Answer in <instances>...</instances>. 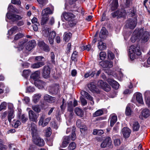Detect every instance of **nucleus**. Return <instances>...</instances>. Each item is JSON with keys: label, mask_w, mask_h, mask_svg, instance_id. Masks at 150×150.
<instances>
[{"label": "nucleus", "mask_w": 150, "mask_h": 150, "mask_svg": "<svg viewBox=\"0 0 150 150\" xmlns=\"http://www.w3.org/2000/svg\"><path fill=\"white\" fill-rule=\"evenodd\" d=\"M31 127V133L34 143L40 146H44L45 144V142L42 139L38 136L36 125L34 123H32Z\"/></svg>", "instance_id": "obj_1"}, {"label": "nucleus", "mask_w": 150, "mask_h": 150, "mask_svg": "<svg viewBox=\"0 0 150 150\" xmlns=\"http://www.w3.org/2000/svg\"><path fill=\"white\" fill-rule=\"evenodd\" d=\"M36 43L35 40H32L26 42L23 41L19 43V48L21 50L25 49L28 51L33 49L35 46Z\"/></svg>", "instance_id": "obj_2"}, {"label": "nucleus", "mask_w": 150, "mask_h": 150, "mask_svg": "<svg viewBox=\"0 0 150 150\" xmlns=\"http://www.w3.org/2000/svg\"><path fill=\"white\" fill-rule=\"evenodd\" d=\"M129 56L132 60L136 58V56H139L142 54L139 47L131 46L129 49Z\"/></svg>", "instance_id": "obj_3"}, {"label": "nucleus", "mask_w": 150, "mask_h": 150, "mask_svg": "<svg viewBox=\"0 0 150 150\" xmlns=\"http://www.w3.org/2000/svg\"><path fill=\"white\" fill-rule=\"evenodd\" d=\"M64 19L65 20L70 21L69 24L71 26H73L76 24L75 22H72V24L71 23L72 21L75 18V16L72 13H64L63 14Z\"/></svg>", "instance_id": "obj_4"}, {"label": "nucleus", "mask_w": 150, "mask_h": 150, "mask_svg": "<svg viewBox=\"0 0 150 150\" xmlns=\"http://www.w3.org/2000/svg\"><path fill=\"white\" fill-rule=\"evenodd\" d=\"M98 85L106 92L109 91L111 89L110 86L106 82L102 80L99 81L98 83Z\"/></svg>", "instance_id": "obj_5"}, {"label": "nucleus", "mask_w": 150, "mask_h": 150, "mask_svg": "<svg viewBox=\"0 0 150 150\" xmlns=\"http://www.w3.org/2000/svg\"><path fill=\"white\" fill-rule=\"evenodd\" d=\"M137 23L136 18L130 19L127 21L126 25L127 27L129 28L130 29H132L135 27Z\"/></svg>", "instance_id": "obj_6"}, {"label": "nucleus", "mask_w": 150, "mask_h": 150, "mask_svg": "<svg viewBox=\"0 0 150 150\" xmlns=\"http://www.w3.org/2000/svg\"><path fill=\"white\" fill-rule=\"evenodd\" d=\"M7 18L13 21H14L21 19L22 18L18 15L12 14L10 13H7L6 15Z\"/></svg>", "instance_id": "obj_7"}, {"label": "nucleus", "mask_w": 150, "mask_h": 150, "mask_svg": "<svg viewBox=\"0 0 150 150\" xmlns=\"http://www.w3.org/2000/svg\"><path fill=\"white\" fill-rule=\"evenodd\" d=\"M99 64L103 68H110L112 67L113 63L111 61L105 60L100 62Z\"/></svg>", "instance_id": "obj_8"}, {"label": "nucleus", "mask_w": 150, "mask_h": 150, "mask_svg": "<svg viewBox=\"0 0 150 150\" xmlns=\"http://www.w3.org/2000/svg\"><path fill=\"white\" fill-rule=\"evenodd\" d=\"M112 141L111 138L109 137H106L100 144V146L102 148H105L110 146L112 144Z\"/></svg>", "instance_id": "obj_9"}, {"label": "nucleus", "mask_w": 150, "mask_h": 150, "mask_svg": "<svg viewBox=\"0 0 150 150\" xmlns=\"http://www.w3.org/2000/svg\"><path fill=\"white\" fill-rule=\"evenodd\" d=\"M29 117L30 121L37 122L38 115L36 114L33 111L30 110L28 112Z\"/></svg>", "instance_id": "obj_10"}, {"label": "nucleus", "mask_w": 150, "mask_h": 150, "mask_svg": "<svg viewBox=\"0 0 150 150\" xmlns=\"http://www.w3.org/2000/svg\"><path fill=\"white\" fill-rule=\"evenodd\" d=\"M70 140L69 136H65L63 137L62 142L60 145V147L65 148L67 146Z\"/></svg>", "instance_id": "obj_11"}, {"label": "nucleus", "mask_w": 150, "mask_h": 150, "mask_svg": "<svg viewBox=\"0 0 150 150\" xmlns=\"http://www.w3.org/2000/svg\"><path fill=\"white\" fill-rule=\"evenodd\" d=\"M107 81L115 89H117L118 88L119 85L116 81L112 79H108L107 80Z\"/></svg>", "instance_id": "obj_12"}, {"label": "nucleus", "mask_w": 150, "mask_h": 150, "mask_svg": "<svg viewBox=\"0 0 150 150\" xmlns=\"http://www.w3.org/2000/svg\"><path fill=\"white\" fill-rule=\"evenodd\" d=\"M81 95L83 97L91 101L90 103L91 105H93L94 104V102L93 100V98L87 92L84 91H82L81 92Z\"/></svg>", "instance_id": "obj_13"}, {"label": "nucleus", "mask_w": 150, "mask_h": 150, "mask_svg": "<svg viewBox=\"0 0 150 150\" xmlns=\"http://www.w3.org/2000/svg\"><path fill=\"white\" fill-rule=\"evenodd\" d=\"M88 87L89 90L93 92L98 93L99 92V91L96 88V85L94 82H91L88 84Z\"/></svg>", "instance_id": "obj_14"}, {"label": "nucleus", "mask_w": 150, "mask_h": 150, "mask_svg": "<svg viewBox=\"0 0 150 150\" xmlns=\"http://www.w3.org/2000/svg\"><path fill=\"white\" fill-rule=\"evenodd\" d=\"M143 31V28H141L140 29H136L134 32L133 35L135 38L140 37L142 35Z\"/></svg>", "instance_id": "obj_15"}, {"label": "nucleus", "mask_w": 150, "mask_h": 150, "mask_svg": "<svg viewBox=\"0 0 150 150\" xmlns=\"http://www.w3.org/2000/svg\"><path fill=\"white\" fill-rule=\"evenodd\" d=\"M54 9L52 8L51 9L49 7H47L43 9L42 11L41 14L48 16V15L52 14L53 13Z\"/></svg>", "instance_id": "obj_16"}, {"label": "nucleus", "mask_w": 150, "mask_h": 150, "mask_svg": "<svg viewBox=\"0 0 150 150\" xmlns=\"http://www.w3.org/2000/svg\"><path fill=\"white\" fill-rule=\"evenodd\" d=\"M50 69L48 66H45L43 70V76L44 78L48 77L50 75Z\"/></svg>", "instance_id": "obj_17"}, {"label": "nucleus", "mask_w": 150, "mask_h": 150, "mask_svg": "<svg viewBox=\"0 0 150 150\" xmlns=\"http://www.w3.org/2000/svg\"><path fill=\"white\" fill-rule=\"evenodd\" d=\"M134 95V97H135L138 103L141 104H143L144 103L142 95L141 93L137 92L135 93Z\"/></svg>", "instance_id": "obj_18"}, {"label": "nucleus", "mask_w": 150, "mask_h": 150, "mask_svg": "<svg viewBox=\"0 0 150 150\" xmlns=\"http://www.w3.org/2000/svg\"><path fill=\"white\" fill-rule=\"evenodd\" d=\"M131 132L130 130L127 127H124L122 129V133L124 137L125 138H128Z\"/></svg>", "instance_id": "obj_19"}, {"label": "nucleus", "mask_w": 150, "mask_h": 150, "mask_svg": "<svg viewBox=\"0 0 150 150\" xmlns=\"http://www.w3.org/2000/svg\"><path fill=\"white\" fill-rule=\"evenodd\" d=\"M44 99L45 100L50 103H54L55 101V98L48 94H45L44 96Z\"/></svg>", "instance_id": "obj_20"}, {"label": "nucleus", "mask_w": 150, "mask_h": 150, "mask_svg": "<svg viewBox=\"0 0 150 150\" xmlns=\"http://www.w3.org/2000/svg\"><path fill=\"white\" fill-rule=\"evenodd\" d=\"M45 116L44 114L42 115L39 122V125H42V127H45L48 124L47 122L44 120Z\"/></svg>", "instance_id": "obj_21"}, {"label": "nucleus", "mask_w": 150, "mask_h": 150, "mask_svg": "<svg viewBox=\"0 0 150 150\" xmlns=\"http://www.w3.org/2000/svg\"><path fill=\"white\" fill-rule=\"evenodd\" d=\"M110 126L112 127L117 120V116L114 114H112L110 117Z\"/></svg>", "instance_id": "obj_22"}, {"label": "nucleus", "mask_w": 150, "mask_h": 150, "mask_svg": "<svg viewBox=\"0 0 150 150\" xmlns=\"http://www.w3.org/2000/svg\"><path fill=\"white\" fill-rule=\"evenodd\" d=\"M35 84L38 88L41 89L43 88L45 83L42 81L38 80L35 81Z\"/></svg>", "instance_id": "obj_23"}, {"label": "nucleus", "mask_w": 150, "mask_h": 150, "mask_svg": "<svg viewBox=\"0 0 150 150\" xmlns=\"http://www.w3.org/2000/svg\"><path fill=\"white\" fill-rule=\"evenodd\" d=\"M118 6V0H113L111 4L110 5L111 10L114 11L116 9Z\"/></svg>", "instance_id": "obj_24"}, {"label": "nucleus", "mask_w": 150, "mask_h": 150, "mask_svg": "<svg viewBox=\"0 0 150 150\" xmlns=\"http://www.w3.org/2000/svg\"><path fill=\"white\" fill-rule=\"evenodd\" d=\"M141 114L143 117L147 118L150 116V111L148 109H144L142 111Z\"/></svg>", "instance_id": "obj_25"}, {"label": "nucleus", "mask_w": 150, "mask_h": 150, "mask_svg": "<svg viewBox=\"0 0 150 150\" xmlns=\"http://www.w3.org/2000/svg\"><path fill=\"white\" fill-rule=\"evenodd\" d=\"M45 64L44 62H39L32 64V67L33 68H38L42 67Z\"/></svg>", "instance_id": "obj_26"}, {"label": "nucleus", "mask_w": 150, "mask_h": 150, "mask_svg": "<svg viewBox=\"0 0 150 150\" xmlns=\"http://www.w3.org/2000/svg\"><path fill=\"white\" fill-rule=\"evenodd\" d=\"M59 86L58 85L55 84L52 87L50 90V91L53 94H56L59 91Z\"/></svg>", "instance_id": "obj_27"}, {"label": "nucleus", "mask_w": 150, "mask_h": 150, "mask_svg": "<svg viewBox=\"0 0 150 150\" xmlns=\"http://www.w3.org/2000/svg\"><path fill=\"white\" fill-rule=\"evenodd\" d=\"M98 42V47L100 50H103L105 49L106 48L105 44L103 42L101 41H99Z\"/></svg>", "instance_id": "obj_28"}, {"label": "nucleus", "mask_w": 150, "mask_h": 150, "mask_svg": "<svg viewBox=\"0 0 150 150\" xmlns=\"http://www.w3.org/2000/svg\"><path fill=\"white\" fill-rule=\"evenodd\" d=\"M42 18L41 24V25H44L46 24L48 20L49 16L41 14Z\"/></svg>", "instance_id": "obj_29"}, {"label": "nucleus", "mask_w": 150, "mask_h": 150, "mask_svg": "<svg viewBox=\"0 0 150 150\" xmlns=\"http://www.w3.org/2000/svg\"><path fill=\"white\" fill-rule=\"evenodd\" d=\"M127 14H128L130 16H133L135 14L136 10L133 7L131 9L127 10Z\"/></svg>", "instance_id": "obj_30"}, {"label": "nucleus", "mask_w": 150, "mask_h": 150, "mask_svg": "<svg viewBox=\"0 0 150 150\" xmlns=\"http://www.w3.org/2000/svg\"><path fill=\"white\" fill-rule=\"evenodd\" d=\"M40 72L39 71H35L34 73L32 74L30 77L31 78L33 79L34 80H37V79H38L39 78L40 75Z\"/></svg>", "instance_id": "obj_31"}, {"label": "nucleus", "mask_w": 150, "mask_h": 150, "mask_svg": "<svg viewBox=\"0 0 150 150\" xmlns=\"http://www.w3.org/2000/svg\"><path fill=\"white\" fill-rule=\"evenodd\" d=\"M30 74L31 72L29 70H25L23 71L22 76L25 79H27Z\"/></svg>", "instance_id": "obj_32"}, {"label": "nucleus", "mask_w": 150, "mask_h": 150, "mask_svg": "<svg viewBox=\"0 0 150 150\" xmlns=\"http://www.w3.org/2000/svg\"><path fill=\"white\" fill-rule=\"evenodd\" d=\"M75 113L78 116L83 117V112L79 108H76L75 109Z\"/></svg>", "instance_id": "obj_33"}, {"label": "nucleus", "mask_w": 150, "mask_h": 150, "mask_svg": "<svg viewBox=\"0 0 150 150\" xmlns=\"http://www.w3.org/2000/svg\"><path fill=\"white\" fill-rule=\"evenodd\" d=\"M103 113L102 109H99L96 111L93 114V117H95L102 115Z\"/></svg>", "instance_id": "obj_34"}, {"label": "nucleus", "mask_w": 150, "mask_h": 150, "mask_svg": "<svg viewBox=\"0 0 150 150\" xmlns=\"http://www.w3.org/2000/svg\"><path fill=\"white\" fill-rule=\"evenodd\" d=\"M118 136L114 135L113 136V138L114 139V143L115 145L116 146H119L121 144V141L120 139L118 138H116V136Z\"/></svg>", "instance_id": "obj_35"}, {"label": "nucleus", "mask_w": 150, "mask_h": 150, "mask_svg": "<svg viewBox=\"0 0 150 150\" xmlns=\"http://www.w3.org/2000/svg\"><path fill=\"white\" fill-rule=\"evenodd\" d=\"M108 31L106 30L105 28L103 27L100 32L99 34L100 38H101V35H107L108 34Z\"/></svg>", "instance_id": "obj_36"}, {"label": "nucleus", "mask_w": 150, "mask_h": 150, "mask_svg": "<svg viewBox=\"0 0 150 150\" xmlns=\"http://www.w3.org/2000/svg\"><path fill=\"white\" fill-rule=\"evenodd\" d=\"M14 117V111H10L9 112L8 116V120L10 123L11 122V119H13Z\"/></svg>", "instance_id": "obj_37"}, {"label": "nucleus", "mask_w": 150, "mask_h": 150, "mask_svg": "<svg viewBox=\"0 0 150 150\" xmlns=\"http://www.w3.org/2000/svg\"><path fill=\"white\" fill-rule=\"evenodd\" d=\"M41 95L40 94H35L33 96V101L35 103L38 101L41 98Z\"/></svg>", "instance_id": "obj_38"}, {"label": "nucleus", "mask_w": 150, "mask_h": 150, "mask_svg": "<svg viewBox=\"0 0 150 150\" xmlns=\"http://www.w3.org/2000/svg\"><path fill=\"white\" fill-rule=\"evenodd\" d=\"M18 29V27L16 26H15L8 30V34L9 35H11L13 34L14 32L17 30Z\"/></svg>", "instance_id": "obj_39"}, {"label": "nucleus", "mask_w": 150, "mask_h": 150, "mask_svg": "<svg viewBox=\"0 0 150 150\" xmlns=\"http://www.w3.org/2000/svg\"><path fill=\"white\" fill-rule=\"evenodd\" d=\"M73 105H72V102L71 101H69L68 103V110L71 113L73 110Z\"/></svg>", "instance_id": "obj_40"}, {"label": "nucleus", "mask_w": 150, "mask_h": 150, "mask_svg": "<svg viewBox=\"0 0 150 150\" xmlns=\"http://www.w3.org/2000/svg\"><path fill=\"white\" fill-rule=\"evenodd\" d=\"M107 55L108 58L112 60L115 57L114 54L110 50L108 51Z\"/></svg>", "instance_id": "obj_41"}, {"label": "nucleus", "mask_w": 150, "mask_h": 150, "mask_svg": "<svg viewBox=\"0 0 150 150\" xmlns=\"http://www.w3.org/2000/svg\"><path fill=\"white\" fill-rule=\"evenodd\" d=\"M139 128V123L137 121H135L134 122L133 128L134 131H137Z\"/></svg>", "instance_id": "obj_42"}, {"label": "nucleus", "mask_w": 150, "mask_h": 150, "mask_svg": "<svg viewBox=\"0 0 150 150\" xmlns=\"http://www.w3.org/2000/svg\"><path fill=\"white\" fill-rule=\"evenodd\" d=\"M76 148V144L74 142H72L69 145L68 149L69 150H74Z\"/></svg>", "instance_id": "obj_43"}, {"label": "nucleus", "mask_w": 150, "mask_h": 150, "mask_svg": "<svg viewBox=\"0 0 150 150\" xmlns=\"http://www.w3.org/2000/svg\"><path fill=\"white\" fill-rule=\"evenodd\" d=\"M37 1L40 5V6L41 8L45 5L48 2V0H37Z\"/></svg>", "instance_id": "obj_44"}, {"label": "nucleus", "mask_w": 150, "mask_h": 150, "mask_svg": "<svg viewBox=\"0 0 150 150\" xmlns=\"http://www.w3.org/2000/svg\"><path fill=\"white\" fill-rule=\"evenodd\" d=\"M127 14V12L124 9H121L119 13V18L123 17Z\"/></svg>", "instance_id": "obj_45"}, {"label": "nucleus", "mask_w": 150, "mask_h": 150, "mask_svg": "<svg viewBox=\"0 0 150 150\" xmlns=\"http://www.w3.org/2000/svg\"><path fill=\"white\" fill-rule=\"evenodd\" d=\"M42 33L44 37H49V29L47 28L44 30L42 31Z\"/></svg>", "instance_id": "obj_46"}, {"label": "nucleus", "mask_w": 150, "mask_h": 150, "mask_svg": "<svg viewBox=\"0 0 150 150\" xmlns=\"http://www.w3.org/2000/svg\"><path fill=\"white\" fill-rule=\"evenodd\" d=\"M32 109L35 112H39L40 111V109L39 106L38 105H33L32 107Z\"/></svg>", "instance_id": "obj_47"}, {"label": "nucleus", "mask_w": 150, "mask_h": 150, "mask_svg": "<svg viewBox=\"0 0 150 150\" xmlns=\"http://www.w3.org/2000/svg\"><path fill=\"white\" fill-rule=\"evenodd\" d=\"M99 56L100 59L103 60L106 57V53L104 52H101L100 53Z\"/></svg>", "instance_id": "obj_48"}, {"label": "nucleus", "mask_w": 150, "mask_h": 150, "mask_svg": "<svg viewBox=\"0 0 150 150\" xmlns=\"http://www.w3.org/2000/svg\"><path fill=\"white\" fill-rule=\"evenodd\" d=\"M120 13V11L117 10L114 12H113L111 13L112 16L113 18L117 17V18H119V13Z\"/></svg>", "instance_id": "obj_49"}, {"label": "nucleus", "mask_w": 150, "mask_h": 150, "mask_svg": "<svg viewBox=\"0 0 150 150\" xmlns=\"http://www.w3.org/2000/svg\"><path fill=\"white\" fill-rule=\"evenodd\" d=\"M7 106V103L6 102H3L0 105V111L3 109H5Z\"/></svg>", "instance_id": "obj_50"}, {"label": "nucleus", "mask_w": 150, "mask_h": 150, "mask_svg": "<svg viewBox=\"0 0 150 150\" xmlns=\"http://www.w3.org/2000/svg\"><path fill=\"white\" fill-rule=\"evenodd\" d=\"M132 111L130 108L128 106L126 108L125 113L127 115L129 116L131 115Z\"/></svg>", "instance_id": "obj_51"}, {"label": "nucleus", "mask_w": 150, "mask_h": 150, "mask_svg": "<svg viewBox=\"0 0 150 150\" xmlns=\"http://www.w3.org/2000/svg\"><path fill=\"white\" fill-rule=\"evenodd\" d=\"M46 44L42 41H39L38 42V45L39 47L42 49Z\"/></svg>", "instance_id": "obj_52"}, {"label": "nucleus", "mask_w": 150, "mask_h": 150, "mask_svg": "<svg viewBox=\"0 0 150 150\" xmlns=\"http://www.w3.org/2000/svg\"><path fill=\"white\" fill-rule=\"evenodd\" d=\"M50 56L51 58V61L52 62L53 64L55 63V61H54L55 55L54 53L53 52H51L50 54Z\"/></svg>", "instance_id": "obj_53"}, {"label": "nucleus", "mask_w": 150, "mask_h": 150, "mask_svg": "<svg viewBox=\"0 0 150 150\" xmlns=\"http://www.w3.org/2000/svg\"><path fill=\"white\" fill-rule=\"evenodd\" d=\"M20 119L22 122H25L28 120V118L25 116V114L22 115L20 117Z\"/></svg>", "instance_id": "obj_54"}, {"label": "nucleus", "mask_w": 150, "mask_h": 150, "mask_svg": "<svg viewBox=\"0 0 150 150\" xmlns=\"http://www.w3.org/2000/svg\"><path fill=\"white\" fill-rule=\"evenodd\" d=\"M44 59V57L42 56H37L35 57V60L39 62H43L42 60Z\"/></svg>", "instance_id": "obj_55"}, {"label": "nucleus", "mask_w": 150, "mask_h": 150, "mask_svg": "<svg viewBox=\"0 0 150 150\" xmlns=\"http://www.w3.org/2000/svg\"><path fill=\"white\" fill-rule=\"evenodd\" d=\"M77 52L76 51H74L71 56V59L72 60L75 61L76 60V58L77 57Z\"/></svg>", "instance_id": "obj_56"}, {"label": "nucleus", "mask_w": 150, "mask_h": 150, "mask_svg": "<svg viewBox=\"0 0 150 150\" xmlns=\"http://www.w3.org/2000/svg\"><path fill=\"white\" fill-rule=\"evenodd\" d=\"M72 34L69 32H66L64 33L63 35L64 38H71L72 37Z\"/></svg>", "instance_id": "obj_57"}, {"label": "nucleus", "mask_w": 150, "mask_h": 150, "mask_svg": "<svg viewBox=\"0 0 150 150\" xmlns=\"http://www.w3.org/2000/svg\"><path fill=\"white\" fill-rule=\"evenodd\" d=\"M3 141L1 139H0V150H5V147L4 145Z\"/></svg>", "instance_id": "obj_58"}, {"label": "nucleus", "mask_w": 150, "mask_h": 150, "mask_svg": "<svg viewBox=\"0 0 150 150\" xmlns=\"http://www.w3.org/2000/svg\"><path fill=\"white\" fill-rule=\"evenodd\" d=\"M80 100L82 104L83 105H86L87 103V102L86 99L83 98V97L81 96L80 97Z\"/></svg>", "instance_id": "obj_59"}, {"label": "nucleus", "mask_w": 150, "mask_h": 150, "mask_svg": "<svg viewBox=\"0 0 150 150\" xmlns=\"http://www.w3.org/2000/svg\"><path fill=\"white\" fill-rule=\"evenodd\" d=\"M81 132H82L87 129V128L85 125H82L79 127Z\"/></svg>", "instance_id": "obj_60"}, {"label": "nucleus", "mask_w": 150, "mask_h": 150, "mask_svg": "<svg viewBox=\"0 0 150 150\" xmlns=\"http://www.w3.org/2000/svg\"><path fill=\"white\" fill-rule=\"evenodd\" d=\"M42 49L47 52H48L50 51V48L49 46L46 44L45 45Z\"/></svg>", "instance_id": "obj_61"}, {"label": "nucleus", "mask_w": 150, "mask_h": 150, "mask_svg": "<svg viewBox=\"0 0 150 150\" xmlns=\"http://www.w3.org/2000/svg\"><path fill=\"white\" fill-rule=\"evenodd\" d=\"M132 0H126L125 4L127 7H129L132 4Z\"/></svg>", "instance_id": "obj_62"}, {"label": "nucleus", "mask_w": 150, "mask_h": 150, "mask_svg": "<svg viewBox=\"0 0 150 150\" xmlns=\"http://www.w3.org/2000/svg\"><path fill=\"white\" fill-rule=\"evenodd\" d=\"M51 128L50 127L48 128L46 130V135L47 137L49 136L51 134Z\"/></svg>", "instance_id": "obj_63"}, {"label": "nucleus", "mask_w": 150, "mask_h": 150, "mask_svg": "<svg viewBox=\"0 0 150 150\" xmlns=\"http://www.w3.org/2000/svg\"><path fill=\"white\" fill-rule=\"evenodd\" d=\"M54 23V19L53 17H52L50 18L49 21V24L51 25H53Z\"/></svg>", "instance_id": "obj_64"}]
</instances>
